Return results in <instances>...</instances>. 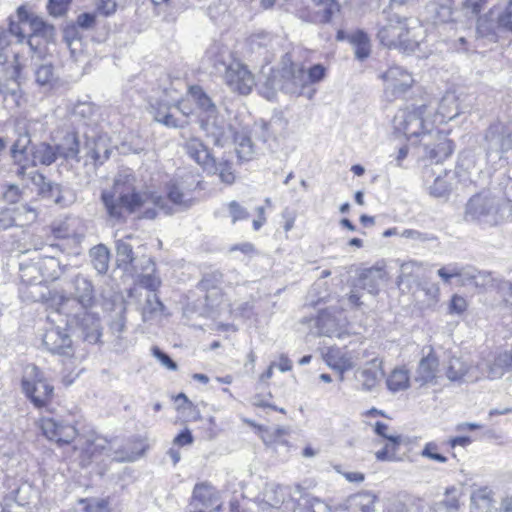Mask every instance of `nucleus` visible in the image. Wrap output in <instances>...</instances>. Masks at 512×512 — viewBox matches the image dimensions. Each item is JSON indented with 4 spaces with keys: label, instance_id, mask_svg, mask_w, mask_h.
<instances>
[{
    "label": "nucleus",
    "instance_id": "obj_1",
    "mask_svg": "<svg viewBox=\"0 0 512 512\" xmlns=\"http://www.w3.org/2000/svg\"><path fill=\"white\" fill-rule=\"evenodd\" d=\"M108 216L118 222H125L128 215L141 211L146 203L152 208L143 211V217L153 219L157 210L167 208L166 200L162 195L153 191H140L136 188V177L132 173H121L113 182L110 190L101 194Z\"/></svg>",
    "mask_w": 512,
    "mask_h": 512
},
{
    "label": "nucleus",
    "instance_id": "obj_2",
    "mask_svg": "<svg viewBox=\"0 0 512 512\" xmlns=\"http://www.w3.org/2000/svg\"><path fill=\"white\" fill-rule=\"evenodd\" d=\"M28 134L20 135L11 147L13 164L17 166L16 175L23 179L29 167L49 166L60 156L56 146L41 142L32 145Z\"/></svg>",
    "mask_w": 512,
    "mask_h": 512
},
{
    "label": "nucleus",
    "instance_id": "obj_3",
    "mask_svg": "<svg viewBox=\"0 0 512 512\" xmlns=\"http://www.w3.org/2000/svg\"><path fill=\"white\" fill-rule=\"evenodd\" d=\"M188 95L193 98L199 110L197 123L204 136L211 139L215 146H220L225 127L216 104L200 85L188 86Z\"/></svg>",
    "mask_w": 512,
    "mask_h": 512
},
{
    "label": "nucleus",
    "instance_id": "obj_4",
    "mask_svg": "<svg viewBox=\"0 0 512 512\" xmlns=\"http://www.w3.org/2000/svg\"><path fill=\"white\" fill-rule=\"evenodd\" d=\"M20 386L24 396L34 408L48 409L54 403L55 388L44 371L35 364L27 366Z\"/></svg>",
    "mask_w": 512,
    "mask_h": 512
},
{
    "label": "nucleus",
    "instance_id": "obj_5",
    "mask_svg": "<svg viewBox=\"0 0 512 512\" xmlns=\"http://www.w3.org/2000/svg\"><path fill=\"white\" fill-rule=\"evenodd\" d=\"M36 427L46 440L57 447H72L74 451L77 450V440L81 438L77 422L70 423L51 416H42L36 421Z\"/></svg>",
    "mask_w": 512,
    "mask_h": 512
},
{
    "label": "nucleus",
    "instance_id": "obj_6",
    "mask_svg": "<svg viewBox=\"0 0 512 512\" xmlns=\"http://www.w3.org/2000/svg\"><path fill=\"white\" fill-rule=\"evenodd\" d=\"M380 43L389 49L414 51L418 42L408 27L407 18H391L377 33Z\"/></svg>",
    "mask_w": 512,
    "mask_h": 512
},
{
    "label": "nucleus",
    "instance_id": "obj_7",
    "mask_svg": "<svg viewBox=\"0 0 512 512\" xmlns=\"http://www.w3.org/2000/svg\"><path fill=\"white\" fill-rule=\"evenodd\" d=\"M188 506L190 512H223L224 510L221 492L208 481L194 485Z\"/></svg>",
    "mask_w": 512,
    "mask_h": 512
},
{
    "label": "nucleus",
    "instance_id": "obj_8",
    "mask_svg": "<svg viewBox=\"0 0 512 512\" xmlns=\"http://www.w3.org/2000/svg\"><path fill=\"white\" fill-rule=\"evenodd\" d=\"M223 79L227 87L239 95H249L256 86L255 75L240 59H233L225 66Z\"/></svg>",
    "mask_w": 512,
    "mask_h": 512
},
{
    "label": "nucleus",
    "instance_id": "obj_9",
    "mask_svg": "<svg viewBox=\"0 0 512 512\" xmlns=\"http://www.w3.org/2000/svg\"><path fill=\"white\" fill-rule=\"evenodd\" d=\"M380 78L384 83V92L391 100L406 94L415 84L413 75L405 68L392 65L384 71Z\"/></svg>",
    "mask_w": 512,
    "mask_h": 512
},
{
    "label": "nucleus",
    "instance_id": "obj_10",
    "mask_svg": "<svg viewBox=\"0 0 512 512\" xmlns=\"http://www.w3.org/2000/svg\"><path fill=\"white\" fill-rule=\"evenodd\" d=\"M389 273L386 263L381 260L374 265L359 270L357 281L361 289L367 290L373 296L379 295L381 286L388 282Z\"/></svg>",
    "mask_w": 512,
    "mask_h": 512
},
{
    "label": "nucleus",
    "instance_id": "obj_11",
    "mask_svg": "<svg viewBox=\"0 0 512 512\" xmlns=\"http://www.w3.org/2000/svg\"><path fill=\"white\" fill-rule=\"evenodd\" d=\"M80 443L79 458L83 466L89 465L94 459L102 456L105 451L109 448L110 441L101 435L96 433H89L82 435L77 440Z\"/></svg>",
    "mask_w": 512,
    "mask_h": 512
},
{
    "label": "nucleus",
    "instance_id": "obj_12",
    "mask_svg": "<svg viewBox=\"0 0 512 512\" xmlns=\"http://www.w3.org/2000/svg\"><path fill=\"white\" fill-rule=\"evenodd\" d=\"M17 16L22 21H26L30 28L28 36L31 45L32 40L36 37L42 38L45 44L53 41L55 36V28L53 25L48 24L42 18L30 13L24 6H20L17 9Z\"/></svg>",
    "mask_w": 512,
    "mask_h": 512
},
{
    "label": "nucleus",
    "instance_id": "obj_13",
    "mask_svg": "<svg viewBox=\"0 0 512 512\" xmlns=\"http://www.w3.org/2000/svg\"><path fill=\"white\" fill-rule=\"evenodd\" d=\"M326 75L327 68L322 64H314L307 70L303 66L295 69L293 63L290 65L289 80L295 87L301 90L321 82Z\"/></svg>",
    "mask_w": 512,
    "mask_h": 512
},
{
    "label": "nucleus",
    "instance_id": "obj_14",
    "mask_svg": "<svg viewBox=\"0 0 512 512\" xmlns=\"http://www.w3.org/2000/svg\"><path fill=\"white\" fill-rule=\"evenodd\" d=\"M43 344L52 354L72 357L75 349L68 333L60 328H50L43 336Z\"/></svg>",
    "mask_w": 512,
    "mask_h": 512
},
{
    "label": "nucleus",
    "instance_id": "obj_15",
    "mask_svg": "<svg viewBox=\"0 0 512 512\" xmlns=\"http://www.w3.org/2000/svg\"><path fill=\"white\" fill-rule=\"evenodd\" d=\"M315 6H323L318 13H313L309 8H303L299 11V17L307 22L328 24L335 15L342 12V5L338 0H313Z\"/></svg>",
    "mask_w": 512,
    "mask_h": 512
},
{
    "label": "nucleus",
    "instance_id": "obj_16",
    "mask_svg": "<svg viewBox=\"0 0 512 512\" xmlns=\"http://www.w3.org/2000/svg\"><path fill=\"white\" fill-rule=\"evenodd\" d=\"M433 141L425 145L426 157L433 163L439 164L448 159L454 151V142L448 134L436 131L432 135Z\"/></svg>",
    "mask_w": 512,
    "mask_h": 512
},
{
    "label": "nucleus",
    "instance_id": "obj_17",
    "mask_svg": "<svg viewBox=\"0 0 512 512\" xmlns=\"http://www.w3.org/2000/svg\"><path fill=\"white\" fill-rule=\"evenodd\" d=\"M439 357L434 350L430 347L426 355H424L416 369V381L421 385L436 384L439 377Z\"/></svg>",
    "mask_w": 512,
    "mask_h": 512
},
{
    "label": "nucleus",
    "instance_id": "obj_18",
    "mask_svg": "<svg viewBox=\"0 0 512 512\" xmlns=\"http://www.w3.org/2000/svg\"><path fill=\"white\" fill-rule=\"evenodd\" d=\"M183 149L190 159L204 171L214 164V156L208 146L198 137H190L183 143Z\"/></svg>",
    "mask_w": 512,
    "mask_h": 512
},
{
    "label": "nucleus",
    "instance_id": "obj_19",
    "mask_svg": "<svg viewBox=\"0 0 512 512\" xmlns=\"http://www.w3.org/2000/svg\"><path fill=\"white\" fill-rule=\"evenodd\" d=\"M426 105L414 107L404 113L399 129L408 137L418 136L425 130Z\"/></svg>",
    "mask_w": 512,
    "mask_h": 512
},
{
    "label": "nucleus",
    "instance_id": "obj_20",
    "mask_svg": "<svg viewBox=\"0 0 512 512\" xmlns=\"http://www.w3.org/2000/svg\"><path fill=\"white\" fill-rule=\"evenodd\" d=\"M110 153L111 141L106 135H98L86 141V158L92 165H102Z\"/></svg>",
    "mask_w": 512,
    "mask_h": 512
},
{
    "label": "nucleus",
    "instance_id": "obj_21",
    "mask_svg": "<svg viewBox=\"0 0 512 512\" xmlns=\"http://www.w3.org/2000/svg\"><path fill=\"white\" fill-rule=\"evenodd\" d=\"M349 44L353 47L354 56L358 61H366L372 54V41L367 32L356 29L349 34Z\"/></svg>",
    "mask_w": 512,
    "mask_h": 512
},
{
    "label": "nucleus",
    "instance_id": "obj_22",
    "mask_svg": "<svg viewBox=\"0 0 512 512\" xmlns=\"http://www.w3.org/2000/svg\"><path fill=\"white\" fill-rule=\"evenodd\" d=\"M242 421L244 424L251 427L267 445L281 442L288 434V430L285 427H277L274 430H271L266 425L258 424L256 421L246 417H243Z\"/></svg>",
    "mask_w": 512,
    "mask_h": 512
},
{
    "label": "nucleus",
    "instance_id": "obj_23",
    "mask_svg": "<svg viewBox=\"0 0 512 512\" xmlns=\"http://www.w3.org/2000/svg\"><path fill=\"white\" fill-rule=\"evenodd\" d=\"M326 364L334 370L344 373L353 367L351 357L338 347H328L323 353Z\"/></svg>",
    "mask_w": 512,
    "mask_h": 512
},
{
    "label": "nucleus",
    "instance_id": "obj_24",
    "mask_svg": "<svg viewBox=\"0 0 512 512\" xmlns=\"http://www.w3.org/2000/svg\"><path fill=\"white\" fill-rule=\"evenodd\" d=\"M83 340L89 344L99 343L102 336L100 318L95 314L87 313L80 320Z\"/></svg>",
    "mask_w": 512,
    "mask_h": 512
},
{
    "label": "nucleus",
    "instance_id": "obj_25",
    "mask_svg": "<svg viewBox=\"0 0 512 512\" xmlns=\"http://www.w3.org/2000/svg\"><path fill=\"white\" fill-rule=\"evenodd\" d=\"M31 180L37 186L38 195L46 198L53 203L61 201V189L58 185L52 184L47 181L45 176L39 172H33Z\"/></svg>",
    "mask_w": 512,
    "mask_h": 512
},
{
    "label": "nucleus",
    "instance_id": "obj_26",
    "mask_svg": "<svg viewBox=\"0 0 512 512\" xmlns=\"http://www.w3.org/2000/svg\"><path fill=\"white\" fill-rule=\"evenodd\" d=\"M315 325L319 333L326 336L339 335V322L335 313L326 308L320 310L315 317Z\"/></svg>",
    "mask_w": 512,
    "mask_h": 512
},
{
    "label": "nucleus",
    "instance_id": "obj_27",
    "mask_svg": "<svg viewBox=\"0 0 512 512\" xmlns=\"http://www.w3.org/2000/svg\"><path fill=\"white\" fill-rule=\"evenodd\" d=\"M378 497L370 491H361L352 495L348 500L351 512H374Z\"/></svg>",
    "mask_w": 512,
    "mask_h": 512
},
{
    "label": "nucleus",
    "instance_id": "obj_28",
    "mask_svg": "<svg viewBox=\"0 0 512 512\" xmlns=\"http://www.w3.org/2000/svg\"><path fill=\"white\" fill-rule=\"evenodd\" d=\"M421 456L440 464H444L448 462L450 458V449L447 448V445L444 441H429L425 443Z\"/></svg>",
    "mask_w": 512,
    "mask_h": 512
},
{
    "label": "nucleus",
    "instance_id": "obj_29",
    "mask_svg": "<svg viewBox=\"0 0 512 512\" xmlns=\"http://www.w3.org/2000/svg\"><path fill=\"white\" fill-rule=\"evenodd\" d=\"M403 436L395 434L386 439H383V447L375 453L378 461H397L399 460L398 452L403 444Z\"/></svg>",
    "mask_w": 512,
    "mask_h": 512
},
{
    "label": "nucleus",
    "instance_id": "obj_30",
    "mask_svg": "<svg viewBox=\"0 0 512 512\" xmlns=\"http://www.w3.org/2000/svg\"><path fill=\"white\" fill-rule=\"evenodd\" d=\"M38 212L35 208L24 205L22 208L13 211L8 224L0 219V229H6L9 226L26 227L37 220Z\"/></svg>",
    "mask_w": 512,
    "mask_h": 512
},
{
    "label": "nucleus",
    "instance_id": "obj_31",
    "mask_svg": "<svg viewBox=\"0 0 512 512\" xmlns=\"http://www.w3.org/2000/svg\"><path fill=\"white\" fill-rule=\"evenodd\" d=\"M273 395L271 392H266L264 394H255L252 399L250 406L254 411L255 415L260 418H264L261 412L265 414H269L271 412H278L283 415H286V410L284 408H279L272 403Z\"/></svg>",
    "mask_w": 512,
    "mask_h": 512
},
{
    "label": "nucleus",
    "instance_id": "obj_32",
    "mask_svg": "<svg viewBox=\"0 0 512 512\" xmlns=\"http://www.w3.org/2000/svg\"><path fill=\"white\" fill-rule=\"evenodd\" d=\"M174 105L167 102H157L154 107V118L157 122L171 128L182 126V122L172 112Z\"/></svg>",
    "mask_w": 512,
    "mask_h": 512
},
{
    "label": "nucleus",
    "instance_id": "obj_33",
    "mask_svg": "<svg viewBox=\"0 0 512 512\" xmlns=\"http://www.w3.org/2000/svg\"><path fill=\"white\" fill-rule=\"evenodd\" d=\"M214 165L207 168L205 171L217 175L220 180L226 184H233L236 179L235 170L233 169L232 162L227 158L217 160L214 157Z\"/></svg>",
    "mask_w": 512,
    "mask_h": 512
},
{
    "label": "nucleus",
    "instance_id": "obj_34",
    "mask_svg": "<svg viewBox=\"0 0 512 512\" xmlns=\"http://www.w3.org/2000/svg\"><path fill=\"white\" fill-rule=\"evenodd\" d=\"M59 155L65 159L77 158L80 151V141L77 133L68 132L60 144L56 145Z\"/></svg>",
    "mask_w": 512,
    "mask_h": 512
},
{
    "label": "nucleus",
    "instance_id": "obj_35",
    "mask_svg": "<svg viewBox=\"0 0 512 512\" xmlns=\"http://www.w3.org/2000/svg\"><path fill=\"white\" fill-rule=\"evenodd\" d=\"M173 402L176 404V410L189 417V420L198 421L201 419L200 411L185 393L180 392L172 396Z\"/></svg>",
    "mask_w": 512,
    "mask_h": 512
},
{
    "label": "nucleus",
    "instance_id": "obj_36",
    "mask_svg": "<svg viewBox=\"0 0 512 512\" xmlns=\"http://www.w3.org/2000/svg\"><path fill=\"white\" fill-rule=\"evenodd\" d=\"M77 502L82 505L83 512H112L110 497L80 498Z\"/></svg>",
    "mask_w": 512,
    "mask_h": 512
},
{
    "label": "nucleus",
    "instance_id": "obj_37",
    "mask_svg": "<svg viewBox=\"0 0 512 512\" xmlns=\"http://www.w3.org/2000/svg\"><path fill=\"white\" fill-rule=\"evenodd\" d=\"M410 384L409 372L405 368H395L387 378L389 390L396 392L406 389Z\"/></svg>",
    "mask_w": 512,
    "mask_h": 512
},
{
    "label": "nucleus",
    "instance_id": "obj_38",
    "mask_svg": "<svg viewBox=\"0 0 512 512\" xmlns=\"http://www.w3.org/2000/svg\"><path fill=\"white\" fill-rule=\"evenodd\" d=\"M167 199L174 205L189 207L194 199L187 198L180 187L175 184H169L167 187Z\"/></svg>",
    "mask_w": 512,
    "mask_h": 512
},
{
    "label": "nucleus",
    "instance_id": "obj_39",
    "mask_svg": "<svg viewBox=\"0 0 512 512\" xmlns=\"http://www.w3.org/2000/svg\"><path fill=\"white\" fill-rule=\"evenodd\" d=\"M363 389L371 390L379 382V372L376 366L363 368L358 375Z\"/></svg>",
    "mask_w": 512,
    "mask_h": 512
},
{
    "label": "nucleus",
    "instance_id": "obj_40",
    "mask_svg": "<svg viewBox=\"0 0 512 512\" xmlns=\"http://www.w3.org/2000/svg\"><path fill=\"white\" fill-rule=\"evenodd\" d=\"M467 373L468 369L460 359L453 358L450 360L446 369V376L449 380L460 381L466 376Z\"/></svg>",
    "mask_w": 512,
    "mask_h": 512
},
{
    "label": "nucleus",
    "instance_id": "obj_41",
    "mask_svg": "<svg viewBox=\"0 0 512 512\" xmlns=\"http://www.w3.org/2000/svg\"><path fill=\"white\" fill-rule=\"evenodd\" d=\"M468 307L469 303L465 297L453 294L448 301L447 312L449 315L462 316L467 312Z\"/></svg>",
    "mask_w": 512,
    "mask_h": 512
},
{
    "label": "nucleus",
    "instance_id": "obj_42",
    "mask_svg": "<svg viewBox=\"0 0 512 512\" xmlns=\"http://www.w3.org/2000/svg\"><path fill=\"white\" fill-rule=\"evenodd\" d=\"M35 78L41 86H52L56 82L53 66L51 64L39 66L35 72Z\"/></svg>",
    "mask_w": 512,
    "mask_h": 512
},
{
    "label": "nucleus",
    "instance_id": "obj_43",
    "mask_svg": "<svg viewBox=\"0 0 512 512\" xmlns=\"http://www.w3.org/2000/svg\"><path fill=\"white\" fill-rule=\"evenodd\" d=\"M116 255L120 262L125 265H130L134 261V253L133 248L129 243H126L123 240H118L116 242Z\"/></svg>",
    "mask_w": 512,
    "mask_h": 512
},
{
    "label": "nucleus",
    "instance_id": "obj_44",
    "mask_svg": "<svg viewBox=\"0 0 512 512\" xmlns=\"http://www.w3.org/2000/svg\"><path fill=\"white\" fill-rule=\"evenodd\" d=\"M253 144L249 138H243L236 148V155L240 164L253 158Z\"/></svg>",
    "mask_w": 512,
    "mask_h": 512
},
{
    "label": "nucleus",
    "instance_id": "obj_45",
    "mask_svg": "<svg viewBox=\"0 0 512 512\" xmlns=\"http://www.w3.org/2000/svg\"><path fill=\"white\" fill-rule=\"evenodd\" d=\"M196 103L191 96L186 93V96L181 97L174 104V108L177 109L185 118L192 116L195 113Z\"/></svg>",
    "mask_w": 512,
    "mask_h": 512
},
{
    "label": "nucleus",
    "instance_id": "obj_46",
    "mask_svg": "<svg viewBox=\"0 0 512 512\" xmlns=\"http://www.w3.org/2000/svg\"><path fill=\"white\" fill-rule=\"evenodd\" d=\"M72 0H49L47 11L53 17H60L67 13Z\"/></svg>",
    "mask_w": 512,
    "mask_h": 512
},
{
    "label": "nucleus",
    "instance_id": "obj_47",
    "mask_svg": "<svg viewBox=\"0 0 512 512\" xmlns=\"http://www.w3.org/2000/svg\"><path fill=\"white\" fill-rule=\"evenodd\" d=\"M23 191L15 184H6L3 188L2 198L8 204H16L20 202Z\"/></svg>",
    "mask_w": 512,
    "mask_h": 512
},
{
    "label": "nucleus",
    "instance_id": "obj_48",
    "mask_svg": "<svg viewBox=\"0 0 512 512\" xmlns=\"http://www.w3.org/2000/svg\"><path fill=\"white\" fill-rule=\"evenodd\" d=\"M437 275L444 283H450L452 279L462 276V269L456 264H448L439 268Z\"/></svg>",
    "mask_w": 512,
    "mask_h": 512
},
{
    "label": "nucleus",
    "instance_id": "obj_49",
    "mask_svg": "<svg viewBox=\"0 0 512 512\" xmlns=\"http://www.w3.org/2000/svg\"><path fill=\"white\" fill-rule=\"evenodd\" d=\"M97 16L98 14L96 12L81 13L77 16L74 25L83 30L93 29L97 24Z\"/></svg>",
    "mask_w": 512,
    "mask_h": 512
},
{
    "label": "nucleus",
    "instance_id": "obj_50",
    "mask_svg": "<svg viewBox=\"0 0 512 512\" xmlns=\"http://www.w3.org/2000/svg\"><path fill=\"white\" fill-rule=\"evenodd\" d=\"M442 505L449 510H457L460 507V496L455 487H448Z\"/></svg>",
    "mask_w": 512,
    "mask_h": 512
},
{
    "label": "nucleus",
    "instance_id": "obj_51",
    "mask_svg": "<svg viewBox=\"0 0 512 512\" xmlns=\"http://www.w3.org/2000/svg\"><path fill=\"white\" fill-rule=\"evenodd\" d=\"M473 442V439L470 436H454L449 438L448 440H445V444L447 445V448L450 449V457L455 459L456 453L454 452V449L457 446L466 448Z\"/></svg>",
    "mask_w": 512,
    "mask_h": 512
},
{
    "label": "nucleus",
    "instance_id": "obj_52",
    "mask_svg": "<svg viewBox=\"0 0 512 512\" xmlns=\"http://www.w3.org/2000/svg\"><path fill=\"white\" fill-rule=\"evenodd\" d=\"M116 0H97L96 2V13L103 17H109L117 11Z\"/></svg>",
    "mask_w": 512,
    "mask_h": 512
},
{
    "label": "nucleus",
    "instance_id": "obj_53",
    "mask_svg": "<svg viewBox=\"0 0 512 512\" xmlns=\"http://www.w3.org/2000/svg\"><path fill=\"white\" fill-rule=\"evenodd\" d=\"M151 352L154 357H156L162 365H164L167 369L175 371L178 366L175 361H173L169 355L164 353L159 347L153 346Z\"/></svg>",
    "mask_w": 512,
    "mask_h": 512
},
{
    "label": "nucleus",
    "instance_id": "obj_54",
    "mask_svg": "<svg viewBox=\"0 0 512 512\" xmlns=\"http://www.w3.org/2000/svg\"><path fill=\"white\" fill-rule=\"evenodd\" d=\"M337 473L341 474L348 482L362 483L365 480V474L362 472H348L344 471L342 465L334 466Z\"/></svg>",
    "mask_w": 512,
    "mask_h": 512
},
{
    "label": "nucleus",
    "instance_id": "obj_55",
    "mask_svg": "<svg viewBox=\"0 0 512 512\" xmlns=\"http://www.w3.org/2000/svg\"><path fill=\"white\" fill-rule=\"evenodd\" d=\"M228 209L233 222L243 220L248 216L246 210L236 201L230 202Z\"/></svg>",
    "mask_w": 512,
    "mask_h": 512
},
{
    "label": "nucleus",
    "instance_id": "obj_56",
    "mask_svg": "<svg viewBox=\"0 0 512 512\" xmlns=\"http://www.w3.org/2000/svg\"><path fill=\"white\" fill-rule=\"evenodd\" d=\"M194 437L188 428L181 430L173 439V444L177 447H184L192 444Z\"/></svg>",
    "mask_w": 512,
    "mask_h": 512
},
{
    "label": "nucleus",
    "instance_id": "obj_57",
    "mask_svg": "<svg viewBox=\"0 0 512 512\" xmlns=\"http://www.w3.org/2000/svg\"><path fill=\"white\" fill-rule=\"evenodd\" d=\"M25 25H27V22L22 21L21 19L18 18L17 22H11L9 24L8 30L12 35L16 36L19 39V41H23L26 38V36H28L24 29Z\"/></svg>",
    "mask_w": 512,
    "mask_h": 512
},
{
    "label": "nucleus",
    "instance_id": "obj_58",
    "mask_svg": "<svg viewBox=\"0 0 512 512\" xmlns=\"http://www.w3.org/2000/svg\"><path fill=\"white\" fill-rule=\"evenodd\" d=\"M427 297V303L429 306L436 305L440 300V288L437 284H432L429 287L423 289Z\"/></svg>",
    "mask_w": 512,
    "mask_h": 512
},
{
    "label": "nucleus",
    "instance_id": "obj_59",
    "mask_svg": "<svg viewBox=\"0 0 512 512\" xmlns=\"http://www.w3.org/2000/svg\"><path fill=\"white\" fill-rule=\"evenodd\" d=\"M69 298L61 295V294H54L51 299L49 306L53 308L57 313H63L64 312V306L69 302Z\"/></svg>",
    "mask_w": 512,
    "mask_h": 512
},
{
    "label": "nucleus",
    "instance_id": "obj_60",
    "mask_svg": "<svg viewBox=\"0 0 512 512\" xmlns=\"http://www.w3.org/2000/svg\"><path fill=\"white\" fill-rule=\"evenodd\" d=\"M229 251L230 252H236V251H239L245 255H253L256 253V248L255 246L250 243V242H245V243H241V244H235V245H232L230 248H229Z\"/></svg>",
    "mask_w": 512,
    "mask_h": 512
},
{
    "label": "nucleus",
    "instance_id": "obj_61",
    "mask_svg": "<svg viewBox=\"0 0 512 512\" xmlns=\"http://www.w3.org/2000/svg\"><path fill=\"white\" fill-rule=\"evenodd\" d=\"M373 428H374L375 434H377L379 437H381L382 440L396 434V433H390L389 432L390 428H389L388 424H386L382 421H377L373 425Z\"/></svg>",
    "mask_w": 512,
    "mask_h": 512
},
{
    "label": "nucleus",
    "instance_id": "obj_62",
    "mask_svg": "<svg viewBox=\"0 0 512 512\" xmlns=\"http://www.w3.org/2000/svg\"><path fill=\"white\" fill-rule=\"evenodd\" d=\"M500 27L512 31V11L506 10L498 17Z\"/></svg>",
    "mask_w": 512,
    "mask_h": 512
},
{
    "label": "nucleus",
    "instance_id": "obj_63",
    "mask_svg": "<svg viewBox=\"0 0 512 512\" xmlns=\"http://www.w3.org/2000/svg\"><path fill=\"white\" fill-rule=\"evenodd\" d=\"M485 0H466L464 6L470 9L474 14H479L483 8Z\"/></svg>",
    "mask_w": 512,
    "mask_h": 512
},
{
    "label": "nucleus",
    "instance_id": "obj_64",
    "mask_svg": "<svg viewBox=\"0 0 512 512\" xmlns=\"http://www.w3.org/2000/svg\"><path fill=\"white\" fill-rule=\"evenodd\" d=\"M347 300L353 308H360L363 305L361 294L354 290L347 295Z\"/></svg>",
    "mask_w": 512,
    "mask_h": 512
}]
</instances>
